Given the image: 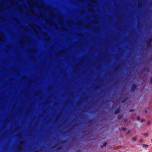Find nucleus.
I'll list each match as a JSON object with an SVG mask.
<instances>
[{"mask_svg":"<svg viewBox=\"0 0 152 152\" xmlns=\"http://www.w3.org/2000/svg\"><path fill=\"white\" fill-rule=\"evenodd\" d=\"M17 151L18 152H20L21 151V150L20 149H18Z\"/></svg>","mask_w":152,"mask_h":152,"instance_id":"nucleus-41","label":"nucleus"},{"mask_svg":"<svg viewBox=\"0 0 152 152\" xmlns=\"http://www.w3.org/2000/svg\"><path fill=\"white\" fill-rule=\"evenodd\" d=\"M80 1L83 2L84 0H79Z\"/></svg>","mask_w":152,"mask_h":152,"instance_id":"nucleus-44","label":"nucleus"},{"mask_svg":"<svg viewBox=\"0 0 152 152\" xmlns=\"http://www.w3.org/2000/svg\"><path fill=\"white\" fill-rule=\"evenodd\" d=\"M136 139H137V137H134L132 138V140L134 141H136Z\"/></svg>","mask_w":152,"mask_h":152,"instance_id":"nucleus-17","label":"nucleus"},{"mask_svg":"<svg viewBox=\"0 0 152 152\" xmlns=\"http://www.w3.org/2000/svg\"><path fill=\"white\" fill-rule=\"evenodd\" d=\"M59 116V114L58 115L56 118V120L58 118V116Z\"/></svg>","mask_w":152,"mask_h":152,"instance_id":"nucleus-24","label":"nucleus"},{"mask_svg":"<svg viewBox=\"0 0 152 152\" xmlns=\"http://www.w3.org/2000/svg\"><path fill=\"white\" fill-rule=\"evenodd\" d=\"M50 11L51 12V13H52V10L50 9Z\"/></svg>","mask_w":152,"mask_h":152,"instance_id":"nucleus-46","label":"nucleus"},{"mask_svg":"<svg viewBox=\"0 0 152 152\" xmlns=\"http://www.w3.org/2000/svg\"><path fill=\"white\" fill-rule=\"evenodd\" d=\"M18 138H20V137H21V135L20 134H18Z\"/></svg>","mask_w":152,"mask_h":152,"instance_id":"nucleus-23","label":"nucleus"},{"mask_svg":"<svg viewBox=\"0 0 152 152\" xmlns=\"http://www.w3.org/2000/svg\"><path fill=\"white\" fill-rule=\"evenodd\" d=\"M150 80H151V84H152V77H151Z\"/></svg>","mask_w":152,"mask_h":152,"instance_id":"nucleus-35","label":"nucleus"},{"mask_svg":"<svg viewBox=\"0 0 152 152\" xmlns=\"http://www.w3.org/2000/svg\"><path fill=\"white\" fill-rule=\"evenodd\" d=\"M145 113H147V112H148V111H147V110H145Z\"/></svg>","mask_w":152,"mask_h":152,"instance_id":"nucleus-45","label":"nucleus"},{"mask_svg":"<svg viewBox=\"0 0 152 152\" xmlns=\"http://www.w3.org/2000/svg\"><path fill=\"white\" fill-rule=\"evenodd\" d=\"M129 99V98L127 97H125L123 99H122L121 102L122 103H124L126 101Z\"/></svg>","mask_w":152,"mask_h":152,"instance_id":"nucleus-6","label":"nucleus"},{"mask_svg":"<svg viewBox=\"0 0 152 152\" xmlns=\"http://www.w3.org/2000/svg\"><path fill=\"white\" fill-rule=\"evenodd\" d=\"M34 152H38V151H34Z\"/></svg>","mask_w":152,"mask_h":152,"instance_id":"nucleus-49","label":"nucleus"},{"mask_svg":"<svg viewBox=\"0 0 152 152\" xmlns=\"http://www.w3.org/2000/svg\"><path fill=\"white\" fill-rule=\"evenodd\" d=\"M80 101H79L77 103V104L78 105H80Z\"/></svg>","mask_w":152,"mask_h":152,"instance_id":"nucleus-29","label":"nucleus"},{"mask_svg":"<svg viewBox=\"0 0 152 152\" xmlns=\"http://www.w3.org/2000/svg\"><path fill=\"white\" fill-rule=\"evenodd\" d=\"M107 144V142H105L103 143V145H101V147L102 148L104 146H105Z\"/></svg>","mask_w":152,"mask_h":152,"instance_id":"nucleus-13","label":"nucleus"},{"mask_svg":"<svg viewBox=\"0 0 152 152\" xmlns=\"http://www.w3.org/2000/svg\"><path fill=\"white\" fill-rule=\"evenodd\" d=\"M48 36V34L47 33H45L44 34V37L45 38H49V37H47Z\"/></svg>","mask_w":152,"mask_h":152,"instance_id":"nucleus-14","label":"nucleus"},{"mask_svg":"<svg viewBox=\"0 0 152 152\" xmlns=\"http://www.w3.org/2000/svg\"><path fill=\"white\" fill-rule=\"evenodd\" d=\"M69 101H70L69 100V101H67V102H69Z\"/></svg>","mask_w":152,"mask_h":152,"instance_id":"nucleus-52","label":"nucleus"},{"mask_svg":"<svg viewBox=\"0 0 152 152\" xmlns=\"http://www.w3.org/2000/svg\"><path fill=\"white\" fill-rule=\"evenodd\" d=\"M120 68V65H118L115 68L114 71H117L119 70Z\"/></svg>","mask_w":152,"mask_h":152,"instance_id":"nucleus-8","label":"nucleus"},{"mask_svg":"<svg viewBox=\"0 0 152 152\" xmlns=\"http://www.w3.org/2000/svg\"><path fill=\"white\" fill-rule=\"evenodd\" d=\"M52 87L50 86L48 87V89L50 90H51L52 89Z\"/></svg>","mask_w":152,"mask_h":152,"instance_id":"nucleus-27","label":"nucleus"},{"mask_svg":"<svg viewBox=\"0 0 152 152\" xmlns=\"http://www.w3.org/2000/svg\"><path fill=\"white\" fill-rule=\"evenodd\" d=\"M137 87V86L136 85L134 84H132L131 88V91L132 92L134 91Z\"/></svg>","mask_w":152,"mask_h":152,"instance_id":"nucleus-3","label":"nucleus"},{"mask_svg":"<svg viewBox=\"0 0 152 152\" xmlns=\"http://www.w3.org/2000/svg\"><path fill=\"white\" fill-rule=\"evenodd\" d=\"M62 147L61 146H59L58 148V149L60 150L61 149Z\"/></svg>","mask_w":152,"mask_h":152,"instance_id":"nucleus-25","label":"nucleus"},{"mask_svg":"<svg viewBox=\"0 0 152 152\" xmlns=\"http://www.w3.org/2000/svg\"><path fill=\"white\" fill-rule=\"evenodd\" d=\"M56 145H55L52 146V148H55V147H56Z\"/></svg>","mask_w":152,"mask_h":152,"instance_id":"nucleus-37","label":"nucleus"},{"mask_svg":"<svg viewBox=\"0 0 152 152\" xmlns=\"http://www.w3.org/2000/svg\"><path fill=\"white\" fill-rule=\"evenodd\" d=\"M151 141L152 142V138L151 139Z\"/></svg>","mask_w":152,"mask_h":152,"instance_id":"nucleus-56","label":"nucleus"},{"mask_svg":"<svg viewBox=\"0 0 152 152\" xmlns=\"http://www.w3.org/2000/svg\"><path fill=\"white\" fill-rule=\"evenodd\" d=\"M38 92L39 93L40 92H37L35 93V95L37 96V95H38Z\"/></svg>","mask_w":152,"mask_h":152,"instance_id":"nucleus-36","label":"nucleus"},{"mask_svg":"<svg viewBox=\"0 0 152 152\" xmlns=\"http://www.w3.org/2000/svg\"><path fill=\"white\" fill-rule=\"evenodd\" d=\"M49 9H50V7H49Z\"/></svg>","mask_w":152,"mask_h":152,"instance_id":"nucleus-58","label":"nucleus"},{"mask_svg":"<svg viewBox=\"0 0 152 152\" xmlns=\"http://www.w3.org/2000/svg\"><path fill=\"white\" fill-rule=\"evenodd\" d=\"M142 141H143V140L142 139H141L139 140V142H142Z\"/></svg>","mask_w":152,"mask_h":152,"instance_id":"nucleus-34","label":"nucleus"},{"mask_svg":"<svg viewBox=\"0 0 152 152\" xmlns=\"http://www.w3.org/2000/svg\"><path fill=\"white\" fill-rule=\"evenodd\" d=\"M151 42H152L148 39V40L146 42V45L147 47L149 48L151 46Z\"/></svg>","mask_w":152,"mask_h":152,"instance_id":"nucleus-4","label":"nucleus"},{"mask_svg":"<svg viewBox=\"0 0 152 152\" xmlns=\"http://www.w3.org/2000/svg\"><path fill=\"white\" fill-rule=\"evenodd\" d=\"M89 122H92V120H89Z\"/></svg>","mask_w":152,"mask_h":152,"instance_id":"nucleus-47","label":"nucleus"},{"mask_svg":"<svg viewBox=\"0 0 152 152\" xmlns=\"http://www.w3.org/2000/svg\"><path fill=\"white\" fill-rule=\"evenodd\" d=\"M77 65H78V64H77V65H76L75 66L76 67Z\"/></svg>","mask_w":152,"mask_h":152,"instance_id":"nucleus-54","label":"nucleus"},{"mask_svg":"<svg viewBox=\"0 0 152 152\" xmlns=\"http://www.w3.org/2000/svg\"><path fill=\"white\" fill-rule=\"evenodd\" d=\"M66 140H64V141H62L61 142V144H63V143H66Z\"/></svg>","mask_w":152,"mask_h":152,"instance_id":"nucleus-15","label":"nucleus"},{"mask_svg":"<svg viewBox=\"0 0 152 152\" xmlns=\"http://www.w3.org/2000/svg\"><path fill=\"white\" fill-rule=\"evenodd\" d=\"M1 5H3V4H2V3Z\"/></svg>","mask_w":152,"mask_h":152,"instance_id":"nucleus-57","label":"nucleus"},{"mask_svg":"<svg viewBox=\"0 0 152 152\" xmlns=\"http://www.w3.org/2000/svg\"><path fill=\"white\" fill-rule=\"evenodd\" d=\"M150 69L148 68H146L145 69V71L146 72H150Z\"/></svg>","mask_w":152,"mask_h":152,"instance_id":"nucleus-9","label":"nucleus"},{"mask_svg":"<svg viewBox=\"0 0 152 152\" xmlns=\"http://www.w3.org/2000/svg\"><path fill=\"white\" fill-rule=\"evenodd\" d=\"M64 52V51H61V52H60L59 53H58V55H59L60 54H61V53H63Z\"/></svg>","mask_w":152,"mask_h":152,"instance_id":"nucleus-18","label":"nucleus"},{"mask_svg":"<svg viewBox=\"0 0 152 152\" xmlns=\"http://www.w3.org/2000/svg\"><path fill=\"white\" fill-rule=\"evenodd\" d=\"M0 35H1V36L2 37H4V35H3V34L2 33H1L0 34Z\"/></svg>","mask_w":152,"mask_h":152,"instance_id":"nucleus-33","label":"nucleus"},{"mask_svg":"<svg viewBox=\"0 0 152 152\" xmlns=\"http://www.w3.org/2000/svg\"><path fill=\"white\" fill-rule=\"evenodd\" d=\"M90 1L93 2H95V0H90Z\"/></svg>","mask_w":152,"mask_h":152,"instance_id":"nucleus-28","label":"nucleus"},{"mask_svg":"<svg viewBox=\"0 0 152 152\" xmlns=\"http://www.w3.org/2000/svg\"><path fill=\"white\" fill-rule=\"evenodd\" d=\"M39 116H42V115H41V114L39 115Z\"/></svg>","mask_w":152,"mask_h":152,"instance_id":"nucleus-50","label":"nucleus"},{"mask_svg":"<svg viewBox=\"0 0 152 152\" xmlns=\"http://www.w3.org/2000/svg\"><path fill=\"white\" fill-rule=\"evenodd\" d=\"M25 142L24 141H20L19 142V143L20 145H23L24 144Z\"/></svg>","mask_w":152,"mask_h":152,"instance_id":"nucleus-11","label":"nucleus"},{"mask_svg":"<svg viewBox=\"0 0 152 152\" xmlns=\"http://www.w3.org/2000/svg\"><path fill=\"white\" fill-rule=\"evenodd\" d=\"M142 25L141 23H138L137 24V27L138 28H139L142 27Z\"/></svg>","mask_w":152,"mask_h":152,"instance_id":"nucleus-10","label":"nucleus"},{"mask_svg":"<svg viewBox=\"0 0 152 152\" xmlns=\"http://www.w3.org/2000/svg\"><path fill=\"white\" fill-rule=\"evenodd\" d=\"M80 151V150H78V151H77V152H78V151Z\"/></svg>","mask_w":152,"mask_h":152,"instance_id":"nucleus-55","label":"nucleus"},{"mask_svg":"<svg viewBox=\"0 0 152 152\" xmlns=\"http://www.w3.org/2000/svg\"><path fill=\"white\" fill-rule=\"evenodd\" d=\"M6 52H7V50H6Z\"/></svg>","mask_w":152,"mask_h":152,"instance_id":"nucleus-53","label":"nucleus"},{"mask_svg":"<svg viewBox=\"0 0 152 152\" xmlns=\"http://www.w3.org/2000/svg\"><path fill=\"white\" fill-rule=\"evenodd\" d=\"M23 77L24 79H26L27 78V77L26 76H23Z\"/></svg>","mask_w":152,"mask_h":152,"instance_id":"nucleus-40","label":"nucleus"},{"mask_svg":"<svg viewBox=\"0 0 152 152\" xmlns=\"http://www.w3.org/2000/svg\"><path fill=\"white\" fill-rule=\"evenodd\" d=\"M149 40L151 41V42H152V37H150L149 39H148Z\"/></svg>","mask_w":152,"mask_h":152,"instance_id":"nucleus-20","label":"nucleus"},{"mask_svg":"<svg viewBox=\"0 0 152 152\" xmlns=\"http://www.w3.org/2000/svg\"><path fill=\"white\" fill-rule=\"evenodd\" d=\"M2 8L0 7V12H1L2 11Z\"/></svg>","mask_w":152,"mask_h":152,"instance_id":"nucleus-42","label":"nucleus"},{"mask_svg":"<svg viewBox=\"0 0 152 152\" xmlns=\"http://www.w3.org/2000/svg\"><path fill=\"white\" fill-rule=\"evenodd\" d=\"M122 129L123 130H126V128L124 127H122Z\"/></svg>","mask_w":152,"mask_h":152,"instance_id":"nucleus-32","label":"nucleus"},{"mask_svg":"<svg viewBox=\"0 0 152 152\" xmlns=\"http://www.w3.org/2000/svg\"><path fill=\"white\" fill-rule=\"evenodd\" d=\"M28 3L29 5V7L26 10L27 11H30L31 13H32L34 12V7L33 0H29L28 1Z\"/></svg>","mask_w":152,"mask_h":152,"instance_id":"nucleus-2","label":"nucleus"},{"mask_svg":"<svg viewBox=\"0 0 152 152\" xmlns=\"http://www.w3.org/2000/svg\"><path fill=\"white\" fill-rule=\"evenodd\" d=\"M19 126H17L16 127V128H15V129H18L19 128Z\"/></svg>","mask_w":152,"mask_h":152,"instance_id":"nucleus-39","label":"nucleus"},{"mask_svg":"<svg viewBox=\"0 0 152 152\" xmlns=\"http://www.w3.org/2000/svg\"><path fill=\"white\" fill-rule=\"evenodd\" d=\"M145 121V119H142L141 120V122H144Z\"/></svg>","mask_w":152,"mask_h":152,"instance_id":"nucleus-26","label":"nucleus"},{"mask_svg":"<svg viewBox=\"0 0 152 152\" xmlns=\"http://www.w3.org/2000/svg\"><path fill=\"white\" fill-rule=\"evenodd\" d=\"M134 111H135L134 110L132 109H131L129 110L130 112H134Z\"/></svg>","mask_w":152,"mask_h":152,"instance_id":"nucleus-19","label":"nucleus"},{"mask_svg":"<svg viewBox=\"0 0 152 152\" xmlns=\"http://www.w3.org/2000/svg\"><path fill=\"white\" fill-rule=\"evenodd\" d=\"M0 21H102V20H0Z\"/></svg>","mask_w":152,"mask_h":152,"instance_id":"nucleus-1","label":"nucleus"},{"mask_svg":"<svg viewBox=\"0 0 152 152\" xmlns=\"http://www.w3.org/2000/svg\"><path fill=\"white\" fill-rule=\"evenodd\" d=\"M7 47L8 48H10V45H8L7 46Z\"/></svg>","mask_w":152,"mask_h":152,"instance_id":"nucleus-43","label":"nucleus"},{"mask_svg":"<svg viewBox=\"0 0 152 152\" xmlns=\"http://www.w3.org/2000/svg\"><path fill=\"white\" fill-rule=\"evenodd\" d=\"M143 147L145 146L146 148H148V145L146 144H143Z\"/></svg>","mask_w":152,"mask_h":152,"instance_id":"nucleus-16","label":"nucleus"},{"mask_svg":"<svg viewBox=\"0 0 152 152\" xmlns=\"http://www.w3.org/2000/svg\"><path fill=\"white\" fill-rule=\"evenodd\" d=\"M151 123V122L150 121H148L147 123V125H149Z\"/></svg>","mask_w":152,"mask_h":152,"instance_id":"nucleus-22","label":"nucleus"},{"mask_svg":"<svg viewBox=\"0 0 152 152\" xmlns=\"http://www.w3.org/2000/svg\"><path fill=\"white\" fill-rule=\"evenodd\" d=\"M148 135V134L147 133H145L143 134V135L144 136H147Z\"/></svg>","mask_w":152,"mask_h":152,"instance_id":"nucleus-21","label":"nucleus"},{"mask_svg":"<svg viewBox=\"0 0 152 152\" xmlns=\"http://www.w3.org/2000/svg\"><path fill=\"white\" fill-rule=\"evenodd\" d=\"M123 121L124 122H126L127 121V119H126L124 120Z\"/></svg>","mask_w":152,"mask_h":152,"instance_id":"nucleus-30","label":"nucleus"},{"mask_svg":"<svg viewBox=\"0 0 152 152\" xmlns=\"http://www.w3.org/2000/svg\"><path fill=\"white\" fill-rule=\"evenodd\" d=\"M98 87V86H97L96 87V88H97Z\"/></svg>","mask_w":152,"mask_h":152,"instance_id":"nucleus-51","label":"nucleus"},{"mask_svg":"<svg viewBox=\"0 0 152 152\" xmlns=\"http://www.w3.org/2000/svg\"><path fill=\"white\" fill-rule=\"evenodd\" d=\"M123 117V116L122 115H119L118 117V119H121Z\"/></svg>","mask_w":152,"mask_h":152,"instance_id":"nucleus-12","label":"nucleus"},{"mask_svg":"<svg viewBox=\"0 0 152 152\" xmlns=\"http://www.w3.org/2000/svg\"><path fill=\"white\" fill-rule=\"evenodd\" d=\"M35 51V50H34V49H33V50H32V51Z\"/></svg>","mask_w":152,"mask_h":152,"instance_id":"nucleus-48","label":"nucleus"},{"mask_svg":"<svg viewBox=\"0 0 152 152\" xmlns=\"http://www.w3.org/2000/svg\"><path fill=\"white\" fill-rule=\"evenodd\" d=\"M120 109L119 108H117L116 110L114 112V113L115 114H117L120 113Z\"/></svg>","mask_w":152,"mask_h":152,"instance_id":"nucleus-7","label":"nucleus"},{"mask_svg":"<svg viewBox=\"0 0 152 152\" xmlns=\"http://www.w3.org/2000/svg\"><path fill=\"white\" fill-rule=\"evenodd\" d=\"M137 119L138 120H139L140 119V118L139 116H137Z\"/></svg>","mask_w":152,"mask_h":152,"instance_id":"nucleus-31","label":"nucleus"},{"mask_svg":"<svg viewBox=\"0 0 152 152\" xmlns=\"http://www.w3.org/2000/svg\"><path fill=\"white\" fill-rule=\"evenodd\" d=\"M130 130H129L127 132V134H129L130 133Z\"/></svg>","mask_w":152,"mask_h":152,"instance_id":"nucleus-38","label":"nucleus"},{"mask_svg":"<svg viewBox=\"0 0 152 152\" xmlns=\"http://www.w3.org/2000/svg\"><path fill=\"white\" fill-rule=\"evenodd\" d=\"M9 1L10 2L11 5L12 6H14L15 4L17 3V2L16 1L14 0H9Z\"/></svg>","mask_w":152,"mask_h":152,"instance_id":"nucleus-5","label":"nucleus"}]
</instances>
